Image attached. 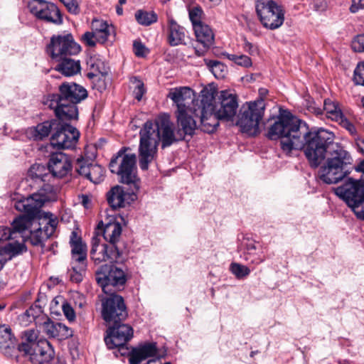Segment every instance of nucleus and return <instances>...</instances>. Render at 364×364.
Instances as JSON below:
<instances>
[{"label": "nucleus", "instance_id": "obj_33", "mask_svg": "<svg viewBox=\"0 0 364 364\" xmlns=\"http://www.w3.org/2000/svg\"><path fill=\"white\" fill-rule=\"evenodd\" d=\"M236 125L242 133L250 135V102H246L240 108L237 115Z\"/></svg>", "mask_w": 364, "mask_h": 364}, {"label": "nucleus", "instance_id": "obj_45", "mask_svg": "<svg viewBox=\"0 0 364 364\" xmlns=\"http://www.w3.org/2000/svg\"><path fill=\"white\" fill-rule=\"evenodd\" d=\"M59 324V323H54L53 321H45L43 325H42V328H43V331L45 332V333L50 336V337H53V338H56L57 336H58V325Z\"/></svg>", "mask_w": 364, "mask_h": 364}, {"label": "nucleus", "instance_id": "obj_51", "mask_svg": "<svg viewBox=\"0 0 364 364\" xmlns=\"http://www.w3.org/2000/svg\"><path fill=\"white\" fill-rule=\"evenodd\" d=\"M68 11L73 14H78L80 13V7L77 0H60Z\"/></svg>", "mask_w": 364, "mask_h": 364}, {"label": "nucleus", "instance_id": "obj_17", "mask_svg": "<svg viewBox=\"0 0 364 364\" xmlns=\"http://www.w3.org/2000/svg\"><path fill=\"white\" fill-rule=\"evenodd\" d=\"M133 328L127 324L118 322L111 323L107 331L105 342L109 348L124 349L126 343L132 338Z\"/></svg>", "mask_w": 364, "mask_h": 364}, {"label": "nucleus", "instance_id": "obj_61", "mask_svg": "<svg viewBox=\"0 0 364 364\" xmlns=\"http://www.w3.org/2000/svg\"><path fill=\"white\" fill-rule=\"evenodd\" d=\"M116 12L119 16H122L123 14V9L121 5H117L116 6Z\"/></svg>", "mask_w": 364, "mask_h": 364}, {"label": "nucleus", "instance_id": "obj_2", "mask_svg": "<svg viewBox=\"0 0 364 364\" xmlns=\"http://www.w3.org/2000/svg\"><path fill=\"white\" fill-rule=\"evenodd\" d=\"M178 129L175 132L174 125L168 117H161L155 124L147 121L139 132V165L141 170L146 171L158 154V146L161 142L163 149L174 142L184 139L186 135L193 136L198 127H193L188 133L178 122Z\"/></svg>", "mask_w": 364, "mask_h": 364}, {"label": "nucleus", "instance_id": "obj_16", "mask_svg": "<svg viewBox=\"0 0 364 364\" xmlns=\"http://www.w3.org/2000/svg\"><path fill=\"white\" fill-rule=\"evenodd\" d=\"M122 249H115L109 244H100L97 237L92 238L90 257L95 264L102 262H122L124 259Z\"/></svg>", "mask_w": 364, "mask_h": 364}, {"label": "nucleus", "instance_id": "obj_30", "mask_svg": "<svg viewBox=\"0 0 364 364\" xmlns=\"http://www.w3.org/2000/svg\"><path fill=\"white\" fill-rule=\"evenodd\" d=\"M23 251V245L19 242H9L0 247V270L6 262Z\"/></svg>", "mask_w": 364, "mask_h": 364}, {"label": "nucleus", "instance_id": "obj_38", "mask_svg": "<svg viewBox=\"0 0 364 364\" xmlns=\"http://www.w3.org/2000/svg\"><path fill=\"white\" fill-rule=\"evenodd\" d=\"M204 63L216 78L221 79L225 76L227 73L226 66L221 62L204 59Z\"/></svg>", "mask_w": 364, "mask_h": 364}, {"label": "nucleus", "instance_id": "obj_3", "mask_svg": "<svg viewBox=\"0 0 364 364\" xmlns=\"http://www.w3.org/2000/svg\"><path fill=\"white\" fill-rule=\"evenodd\" d=\"M217 90L214 87H205L200 93V107L195 109L200 114L199 128L204 132L212 133L219 126V120H231L235 115L238 103L236 95L229 90H222L218 96L219 106H215Z\"/></svg>", "mask_w": 364, "mask_h": 364}, {"label": "nucleus", "instance_id": "obj_6", "mask_svg": "<svg viewBox=\"0 0 364 364\" xmlns=\"http://www.w3.org/2000/svg\"><path fill=\"white\" fill-rule=\"evenodd\" d=\"M19 218H23L25 224L18 237L21 240L14 242H19L23 245L24 242H30L33 246L41 245L53 235L58 223L57 218L51 213H45L43 218L38 221H32L23 217Z\"/></svg>", "mask_w": 364, "mask_h": 364}, {"label": "nucleus", "instance_id": "obj_34", "mask_svg": "<svg viewBox=\"0 0 364 364\" xmlns=\"http://www.w3.org/2000/svg\"><path fill=\"white\" fill-rule=\"evenodd\" d=\"M87 65L92 70V72L88 73V77L92 78L100 75L104 77L108 73V67L105 61L98 55H93L87 60Z\"/></svg>", "mask_w": 364, "mask_h": 364}, {"label": "nucleus", "instance_id": "obj_48", "mask_svg": "<svg viewBox=\"0 0 364 364\" xmlns=\"http://www.w3.org/2000/svg\"><path fill=\"white\" fill-rule=\"evenodd\" d=\"M81 41L87 46L94 47L98 42L97 36L92 31H87L81 36Z\"/></svg>", "mask_w": 364, "mask_h": 364}, {"label": "nucleus", "instance_id": "obj_25", "mask_svg": "<svg viewBox=\"0 0 364 364\" xmlns=\"http://www.w3.org/2000/svg\"><path fill=\"white\" fill-rule=\"evenodd\" d=\"M186 30L181 26L173 18L168 19V42L171 46H176L181 44H185L186 38Z\"/></svg>", "mask_w": 364, "mask_h": 364}, {"label": "nucleus", "instance_id": "obj_32", "mask_svg": "<svg viewBox=\"0 0 364 364\" xmlns=\"http://www.w3.org/2000/svg\"><path fill=\"white\" fill-rule=\"evenodd\" d=\"M194 32L197 41L200 43L204 48H208L212 46L214 41V35L211 28L206 24H196Z\"/></svg>", "mask_w": 364, "mask_h": 364}, {"label": "nucleus", "instance_id": "obj_8", "mask_svg": "<svg viewBox=\"0 0 364 364\" xmlns=\"http://www.w3.org/2000/svg\"><path fill=\"white\" fill-rule=\"evenodd\" d=\"M255 10L259 21L267 28H278L284 23V11L274 0H255Z\"/></svg>", "mask_w": 364, "mask_h": 364}, {"label": "nucleus", "instance_id": "obj_31", "mask_svg": "<svg viewBox=\"0 0 364 364\" xmlns=\"http://www.w3.org/2000/svg\"><path fill=\"white\" fill-rule=\"evenodd\" d=\"M92 31L97 36L98 42L101 43H105L111 32L113 31V27L111 24L102 19H94L91 23Z\"/></svg>", "mask_w": 364, "mask_h": 364}, {"label": "nucleus", "instance_id": "obj_37", "mask_svg": "<svg viewBox=\"0 0 364 364\" xmlns=\"http://www.w3.org/2000/svg\"><path fill=\"white\" fill-rule=\"evenodd\" d=\"M15 338L11 329L5 325L0 326V349L6 350L14 346Z\"/></svg>", "mask_w": 364, "mask_h": 364}, {"label": "nucleus", "instance_id": "obj_46", "mask_svg": "<svg viewBox=\"0 0 364 364\" xmlns=\"http://www.w3.org/2000/svg\"><path fill=\"white\" fill-rule=\"evenodd\" d=\"M226 57L228 59L235 62L239 65L244 67H248L250 65V59L247 55L228 53L226 54Z\"/></svg>", "mask_w": 364, "mask_h": 364}, {"label": "nucleus", "instance_id": "obj_44", "mask_svg": "<svg viewBox=\"0 0 364 364\" xmlns=\"http://www.w3.org/2000/svg\"><path fill=\"white\" fill-rule=\"evenodd\" d=\"M91 165L92 164H89L82 158L77 159L75 168L80 175L84 176L86 178L88 179L90 173Z\"/></svg>", "mask_w": 364, "mask_h": 364}, {"label": "nucleus", "instance_id": "obj_60", "mask_svg": "<svg viewBox=\"0 0 364 364\" xmlns=\"http://www.w3.org/2000/svg\"><path fill=\"white\" fill-rule=\"evenodd\" d=\"M90 203V199L87 196H82V203L85 207L87 208V204Z\"/></svg>", "mask_w": 364, "mask_h": 364}, {"label": "nucleus", "instance_id": "obj_26", "mask_svg": "<svg viewBox=\"0 0 364 364\" xmlns=\"http://www.w3.org/2000/svg\"><path fill=\"white\" fill-rule=\"evenodd\" d=\"M24 221L23 218L16 217L11 223V228L0 226V242L8 240H18L19 235L23 230Z\"/></svg>", "mask_w": 364, "mask_h": 364}, {"label": "nucleus", "instance_id": "obj_29", "mask_svg": "<svg viewBox=\"0 0 364 364\" xmlns=\"http://www.w3.org/2000/svg\"><path fill=\"white\" fill-rule=\"evenodd\" d=\"M58 63L55 70L61 73L65 76H73L80 71L79 60L72 59L70 57L64 58L62 60H55Z\"/></svg>", "mask_w": 364, "mask_h": 364}, {"label": "nucleus", "instance_id": "obj_23", "mask_svg": "<svg viewBox=\"0 0 364 364\" xmlns=\"http://www.w3.org/2000/svg\"><path fill=\"white\" fill-rule=\"evenodd\" d=\"M158 351L155 343H146L132 349L129 355L130 364H140L143 360L157 356Z\"/></svg>", "mask_w": 364, "mask_h": 364}, {"label": "nucleus", "instance_id": "obj_20", "mask_svg": "<svg viewBox=\"0 0 364 364\" xmlns=\"http://www.w3.org/2000/svg\"><path fill=\"white\" fill-rule=\"evenodd\" d=\"M97 228L102 230L103 237L107 244L115 249H122L119 245L122 228L114 217H107L105 223L101 221L98 224Z\"/></svg>", "mask_w": 364, "mask_h": 364}, {"label": "nucleus", "instance_id": "obj_39", "mask_svg": "<svg viewBox=\"0 0 364 364\" xmlns=\"http://www.w3.org/2000/svg\"><path fill=\"white\" fill-rule=\"evenodd\" d=\"M323 109L326 112L328 117L331 119L336 121L341 119L343 113L336 102L330 99L325 100L323 102Z\"/></svg>", "mask_w": 364, "mask_h": 364}, {"label": "nucleus", "instance_id": "obj_57", "mask_svg": "<svg viewBox=\"0 0 364 364\" xmlns=\"http://www.w3.org/2000/svg\"><path fill=\"white\" fill-rule=\"evenodd\" d=\"M360 9H364V0H353V4L350 8V11L355 13Z\"/></svg>", "mask_w": 364, "mask_h": 364}, {"label": "nucleus", "instance_id": "obj_5", "mask_svg": "<svg viewBox=\"0 0 364 364\" xmlns=\"http://www.w3.org/2000/svg\"><path fill=\"white\" fill-rule=\"evenodd\" d=\"M177 107V122L190 133L193 127H199L194 117L200 119L195 109L200 107V98L194 100V91L188 87L171 88L167 95Z\"/></svg>", "mask_w": 364, "mask_h": 364}, {"label": "nucleus", "instance_id": "obj_13", "mask_svg": "<svg viewBox=\"0 0 364 364\" xmlns=\"http://www.w3.org/2000/svg\"><path fill=\"white\" fill-rule=\"evenodd\" d=\"M58 120L57 127L50 137L51 146L58 149L74 148L78 141L80 132L75 127Z\"/></svg>", "mask_w": 364, "mask_h": 364}, {"label": "nucleus", "instance_id": "obj_41", "mask_svg": "<svg viewBox=\"0 0 364 364\" xmlns=\"http://www.w3.org/2000/svg\"><path fill=\"white\" fill-rule=\"evenodd\" d=\"M86 266L87 263L72 262V269L70 273V279L76 283L80 282L82 280Z\"/></svg>", "mask_w": 364, "mask_h": 364}, {"label": "nucleus", "instance_id": "obj_53", "mask_svg": "<svg viewBox=\"0 0 364 364\" xmlns=\"http://www.w3.org/2000/svg\"><path fill=\"white\" fill-rule=\"evenodd\" d=\"M58 326V336H57L56 338H58V339H65L73 336L72 330L67 327L65 325L59 323Z\"/></svg>", "mask_w": 364, "mask_h": 364}, {"label": "nucleus", "instance_id": "obj_22", "mask_svg": "<svg viewBox=\"0 0 364 364\" xmlns=\"http://www.w3.org/2000/svg\"><path fill=\"white\" fill-rule=\"evenodd\" d=\"M30 353H24L28 356L33 364H43L49 362L54 356V350L46 339H41L37 346H33Z\"/></svg>", "mask_w": 364, "mask_h": 364}, {"label": "nucleus", "instance_id": "obj_58", "mask_svg": "<svg viewBox=\"0 0 364 364\" xmlns=\"http://www.w3.org/2000/svg\"><path fill=\"white\" fill-rule=\"evenodd\" d=\"M355 169L356 171L363 173V180L364 181V160L361 161L357 166H355Z\"/></svg>", "mask_w": 364, "mask_h": 364}, {"label": "nucleus", "instance_id": "obj_1", "mask_svg": "<svg viewBox=\"0 0 364 364\" xmlns=\"http://www.w3.org/2000/svg\"><path fill=\"white\" fill-rule=\"evenodd\" d=\"M268 136L279 139L280 147L289 155L294 150H303L311 166L318 167L329 156L321 166L318 176L328 184L336 183L345 178V170L349 156L341 146L333 142L334 135L324 129L309 127L308 124L288 112H280L277 121L270 127Z\"/></svg>", "mask_w": 364, "mask_h": 364}, {"label": "nucleus", "instance_id": "obj_50", "mask_svg": "<svg viewBox=\"0 0 364 364\" xmlns=\"http://www.w3.org/2000/svg\"><path fill=\"white\" fill-rule=\"evenodd\" d=\"M351 47L355 52H364V34L355 37L352 41Z\"/></svg>", "mask_w": 364, "mask_h": 364}, {"label": "nucleus", "instance_id": "obj_7", "mask_svg": "<svg viewBox=\"0 0 364 364\" xmlns=\"http://www.w3.org/2000/svg\"><path fill=\"white\" fill-rule=\"evenodd\" d=\"M127 149L122 148L116 156L111 159L109 168L112 173L120 176V182L133 184L134 188H139V178L136 176V160L134 154H126Z\"/></svg>", "mask_w": 364, "mask_h": 364}, {"label": "nucleus", "instance_id": "obj_40", "mask_svg": "<svg viewBox=\"0 0 364 364\" xmlns=\"http://www.w3.org/2000/svg\"><path fill=\"white\" fill-rule=\"evenodd\" d=\"M48 167L46 168L44 165L35 164L29 168L28 175L35 181H46L48 176Z\"/></svg>", "mask_w": 364, "mask_h": 364}, {"label": "nucleus", "instance_id": "obj_52", "mask_svg": "<svg viewBox=\"0 0 364 364\" xmlns=\"http://www.w3.org/2000/svg\"><path fill=\"white\" fill-rule=\"evenodd\" d=\"M336 122H338L343 128L348 130L350 134L355 135L357 134V130L354 124L346 118L343 114L341 116V119Z\"/></svg>", "mask_w": 364, "mask_h": 364}, {"label": "nucleus", "instance_id": "obj_14", "mask_svg": "<svg viewBox=\"0 0 364 364\" xmlns=\"http://www.w3.org/2000/svg\"><path fill=\"white\" fill-rule=\"evenodd\" d=\"M335 193L343 199L355 213L364 203V186L360 181L349 178L343 186L335 189Z\"/></svg>", "mask_w": 364, "mask_h": 364}, {"label": "nucleus", "instance_id": "obj_18", "mask_svg": "<svg viewBox=\"0 0 364 364\" xmlns=\"http://www.w3.org/2000/svg\"><path fill=\"white\" fill-rule=\"evenodd\" d=\"M267 94L268 90L266 88H259L257 99L252 102V136L259 134L264 129L266 123L263 117Z\"/></svg>", "mask_w": 364, "mask_h": 364}, {"label": "nucleus", "instance_id": "obj_12", "mask_svg": "<svg viewBox=\"0 0 364 364\" xmlns=\"http://www.w3.org/2000/svg\"><path fill=\"white\" fill-rule=\"evenodd\" d=\"M48 200L47 196L41 193H36L28 198L16 201L14 207L19 212L25 213L19 217H23L32 221L41 220L46 213H42L41 209Z\"/></svg>", "mask_w": 364, "mask_h": 364}, {"label": "nucleus", "instance_id": "obj_55", "mask_svg": "<svg viewBox=\"0 0 364 364\" xmlns=\"http://www.w3.org/2000/svg\"><path fill=\"white\" fill-rule=\"evenodd\" d=\"M145 92V89L144 87L143 82L141 81L137 82V85L134 90V97L138 100L140 101L142 98L143 95Z\"/></svg>", "mask_w": 364, "mask_h": 364}, {"label": "nucleus", "instance_id": "obj_27", "mask_svg": "<svg viewBox=\"0 0 364 364\" xmlns=\"http://www.w3.org/2000/svg\"><path fill=\"white\" fill-rule=\"evenodd\" d=\"M70 243L72 247V262L86 263L87 246L75 232H72Z\"/></svg>", "mask_w": 364, "mask_h": 364}, {"label": "nucleus", "instance_id": "obj_15", "mask_svg": "<svg viewBox=\"0 0 364 364\" xmlns=\"http://www.w3.org/2000/svg\"><path fill=\"white\" fill-rule=\"evenodd\" d=\"M31 13L37 18L47 23L59 25L63 23V17L58 6L45 0H31L28 3Z\"/></svg>", "mask_w": 364, "mask_h": 364}, {"label": "nucleus", "instance_id": "obj_36", "mask_svg": "<svg viewBox=\"0 0 364 364\" xmlns=\"http://www.w3.org/2000/svg\"><path fill=\"white\" fill-rule=\"evenodd\" d=\"M134 16L136 22L144 26H150L158 20L157 14L153 11H148L139 9L136 11Z\"/></svg>", "mask_w": 364, "mask_h": 364}, {"label": "nucleus", "instance_id": "obj_28", "mask_svg": "<svg viewBox=\"0 0 364 364\" xmlns=\"http://www.w3.org/2000/svg\"><path fill=\"white\" fill-rule=\"evenodd\" d=\"M39 331L38 329H28L22 333V341L18 345V350L23 353H30L33 346L38 344L41 339H43L39 336Z\"/></svg>", "mask_w": 364, "mask_h": 364}, {"label": "nucleus", "instance_id": "obj_59", "mask_svg": "<svg viewBox=\"0 0 364 364\" xmlns=\"http://www.w3.org/2000/svg\"><path fill=\"white\" fill-rule=\"evenodd\" d=\"M355 214L356 215L358 218L364 220V208L360 211L355 210Z\"/></svg>", "mask_w": 364, "mask_h": 364}, {"label": "nucleus", "instance_id": "obj_10", "mask_svg": "<svg viewBox=\"0 0 364 364\" xmlns=\"http://www.w3.org/2000/svg\"><path fill=\"white\" fill-rule=\"evenodd\" d=\"M102 300V316L108 323H117L127 317V307L122 296L111 291Z\"/></svg>", "mask_w": 364, "mask_h": 364}, {"label": "nucleus", "instance_id": "obj_62", "mask_svg": "<svg viewBox=\"0 0 364 364\" xmlns=\"http://www.w3.org/2000/svg\"><path fill=\"white\" fill-rule=\"evenodd\" d=\"M100 82H101L102 85L100 86V89H105V83L104 80L100 81Z\"/></svg>", "mask_w": 364, "mask_h": 364}, {"label": "nucleus", "instance_id": "obj_42", "mask_svg": "<svg viewBox=\"0 0 364 364\" xmlns=\"http://www.w3.org/2000/svg\"><path fill=\"white\" fill-rule=\"evenodd\" d=\"M105 175L103 167L98 164L91 165L90 173L88 179L94 183H100Z\"/></svg>", "mask_w": 364, "mask_h": 364}, {"label": "nucleus", "instance_id": "obj_49", "mask_svg": "<svg viewBox=\"0 0 364 364\" xmlns=\"http://www.w3.org/2000/svg\"><path fill=\"white\" fill-rule=\"evenodd\" d=\"M202 14L203 11L198 7H195L189 11V18L192 22L193 28H195L196 24L203 23L200 21Z\"/></svg>", "mask_w": 364, "mask_h": 364}, {"label": "nucleus", "instance_id": "obj_56", "mask_svg": "<svg viewBox=\"0 0 364 364\" xmlns=\"http://www.w3.org/2000/svg\"><path fill=\"white\" fill-rule=\"evenodd\" d=\"M134 51L136 55L143 56L145 54V47L140 42L134 43Z\"/></svg>", "mask_w": 364, "mask_h": 364}, {"label": "nucleus", "instance_id": "obj_43", "mask_svg": "<svg viewBox=\"0 0 364 364\" xmlns=\"http://www.w3.org/2000/svg\"><path fill=\"white\" fill-rule=\"evenodd\" d=\"M230 271L238 279L246 277L250 273V269L247 267L237 262L231 263L230 266Z\"/></svg>", "mask_w": 364, "mask_h": 364}, {"label": "nucleus", "instance_id": "obj_24", "mask_svg": "<svg viewBox=\"0 0 364 364\" xmlns=\"http://www.w3.org/2000/svg\"><path fill=\"white\" fill-rule=\"evenodd\" d=\"M107 197L110 206L113 209H117L124 208L129 204V200L132 196L125 192L122 187L116 186L107 193Z\"/></svg>", "mask_w": 364, "mask_h": 364}, {"label": "nucleus", "instance_id": "obj_21", "mask_svg": "<svg viewBox=\"0 0 364 364\" xmlns=\"http://www.w3.org/2000/svg\"><path fill=\"white\" fill-rule=\"evenodd\" d=\"M30 353H24L28 356L33 364H43L49 362L54 356V350L46 339H41L37 346H33Z\"/></svg>", "mask_w": 364, "mask_h": 364}, {"label": "nucleus", "instance_id": "obj_11", "mask_svg": "<svg viewBox=\"0 0 364 364\" xmlns=\"http://www.w3.org/2000/svg\"><path fill=\"white\" fill-rule=\"evenodd\" d=\"M81 50L71 34L53 36L47 48V52L53 60H62L64 58L77 55Z\"/></svg>", "mask_w": 364, "mask_h": 364}, {"label": "nucleus", "instance_id": "obj_4", "mask_svg": "<svg viewBox=\"0 0 364 364\" xmlns=\"http://www.w3.org/2000/svg\"><path fill=\"white\" fill-rule=\"evenodd\" d=\"M87 97V90L75 82H64L59 86V94L47 96L43 104L54 111L61 121L77 119V104Z\"/></svg>", "mask_w": 364, "mask_h": 364}, {"label": "nucleus", "instance_id": "obj_64", "mask_svg": "<svg viewBox=\"0 0 364 364\" xmlns=\"http://www.w3.org/2000/svg\"><path fill=\"white\" fill-rule=\"evenodd\" d=\"M338 364H348L347 360L339 361Z\"/></svg>", "mask_w": 364, "mask_h": 364}, {"label": "nucleus", "instance_id": "obj_47", "mask_svg": "<svg viewBox=\"0 0 364 364\" xmlns=\"http://www.w3.org/2000/svg\"><path fill=\"white\" fill-rule=\"evenodd\" d=\"M353 81L356 85L364 86V62L358 64L354 70Z\"/></svg>", "mask_w": 364, "mask_h": 364}, {"label": "nucleus", "instance_id": "obj_9", "mask_svg": "<svg viewBox=\"0 0 364 364\" xmlns=\"http://www.w3.org/2000/svg\"><path fill=\"white\" fill-rule=\"evenodd\" d=\"M95 279L105 294L113 291L112 287L120 289L127 280V274L122 269L114 265H102L96 272Z\"/></svg>", "mask_w": 364, "mask_h": 364}, {"label": "nucleus", "instance_id": "obj_35", "mask_svg": "<svg viewBox=\"0 0 364 364\" xmlns=\"http://www.w3.org/2000/svg\"><path fill=\"white\" fill-rule=\"evenodd\" d=\"M58 121L53 119L50 121H46L43 123L38 124L34 128V137L37 140L43 139L45 137H47L51 131L53 132L57 127Z\"/></svg>", "mask_w": 364, "mask_h": 364}, {"label": "nucleus", "instance_id": "obj_54", "mask_svg": "<svg viewBox=\"0 0 364 364\" xmlns=\"http://www.w3.org/2000/svg\"><path fill=\"white\" fill-rule=\"evenodd\" d=\"M63 311L65 317L70 321H73L75 318V314L73 307L68 303H64L62 306Z\"/></svg>", "mask_w": 364, "mask_h": 364}, {"label": "nucleus", "instance_id": "obj_19", "mask_svg": "<svg viewBox=\"0 0 364 364\" xmlns=\"http://www.w3.org/2000/svg\"><path fill=\"white\" fill-rule=\"evenodd\" d=\"M48 171L58 178H65L71 173L72 161L68 155L63 152L50 154L48 164Z\"/></svg>", "mask_w": 364, "mask_h": 364}, {"label": "nucleus", "instance_id": "obj_63", "mask_svg": "<svg viewBox=\"0 0 364 364\" xmlns=\"http://www.w3.org/2000/svg\"><path fill=\"white\" fill-rule=\"evenodd\" d=\"M127 2V0H119V4L122 6L123 4H125Z\"/></svg>", "mask_w": 364, "mask_h": 364}]
</instances>
